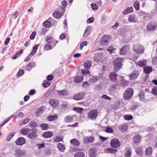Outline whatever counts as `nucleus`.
<instances>
[{"instance_id":"6ab92c4d","label":"nucleus","mask_w":157,"mask_h":157,"mask_svg":"<svg viewBox=\"0 0 157 157\" xmlns=\"http://www.w3.org/2000/svg\"><path fill=\"white\" fill-rule=\"evenodd\" d=\"M139 72L138 71H133L129 76V79L130 80H133L137 78L139 75Z\"/></svg>"},{"instance_id":"3c124183","label":"nucleus","mask_w":157,"mask_h":157,"mask_svg":"<svg viewBox=\"0 0 157 157\" xmlns=\"http://www.w3.org/2000/svg\"><path fill=\"white\" fill-rule=\"evenodd\" d=\"M44 26L46 28L49 27L51 25V23L49 21H46L43 23Z\"/></svg>"},{"instance_id":"4d7b16f0","label":"nucleus","mask_w":157,"mask_h":157,"mask_svg":"<svg viewBox=\"0 0 157 157\" xmlns=\"http://www.w3.org/2000/svg\"><path fill=\"white\" fill-rule=\"evenodd\" d=\"M113 131L112 128L109 127H107L105 132L107 133H112L113 132Z\"/></svg>"},{"instance_id":"69168bd1","label":"nucleus","mask_w":157,"mask_h":157,"mask_svg":"<svg viewBox=\"0 0 157 157\" xmlns=\"http://www.w3.org/2000/svg\"><path fill=\"white\" fill-rule=\"evenodd\" d=\"M129 82L128 81L123 80L122 81L121 83V85L123 86H126L128 85L129 84Z\"/></svg>"},{"instance_id":"dca6fc26","label":"nucleus","mask_w":157,"mask_h":157,"mask_svg":"<svg viewBox=\"0 0 157 157\" xmlns=\"http://www.w3.org/2000/svg\"><path fill=\"white\" fill-rule=\"evenodd\" d=\"M36 66V64L34 62H33L28 63L27 65L25 66V68L27 71H30L33 68Z\"/></svg>"},{"instance_id":"f257e3e1","label":"nucleus","mask_w":157,"mask_h":157,"mask_svg":"<svg viewBox=\"0 0 157 157\" xmlns=\"http://www.w3.org/2000/svg\"><path fill=\"white\" fill-rule=\"evenodd\" d=\"M123 60L124 59L120 57H118L114 60L113 61L114 64V69L115 71H118L121 68Z\"/></svg>"},{"instance_id":"6e6d98bb","label":"nucleus","mask_w":157,"mask_h":157,"mask_svg":"<svg viewBox=\"0 0 157 157\" xmlns=\"http://www.w3.org/2000/svg\"><path fill=\"white\" fill-rule=\"evenodd\" d=\"M28 132V129L25 128L22 129L20 131L21 133L23 135H26Z\"/></svg>"},{"instance_id":"338daca9","label":"nucleus","mask_w":157,"mask_h":157,"mask_svg":"<svg viewBox=\"0 0 157 157\" xmlns=\"http://www.w3.org/2000/svg\"><path fill=\"white\" fill-rule=\"evenodd\" d=\"M52 38L50 36H47L45 37V39L49 43H51L52 40Z\"/></svg>"},{"instance_id":"a878e982","label":"nucleus","mask_w":157,"mask_h":157,"mask_svg":"<svg viewBox=\"0 0 157 157\" xmlns=\"http://www.w3.org/2000/svg\"><path fill=\"white\" fill-rule=\"evenodd\" d=\"M27 136L29 138L32 140H34L37 137V134L34 132L29 133L27 134Z\"/></svg>"},{"instance_id":"a211bd4d","label":"nucleus","mask_w":157,"mask_h":157,"mask_svg":"<svg viewBox=\"0 0 157 157\" xmlns=\"http://www.w3.org/2000/svg\"><path fill=\"white\" fill-rule=\"evenodd\" d=\"M128 126L125 124H123L118 126L119 130L122 132H125L128 129Z\"/></svg>"},{"instance_id":"0eeeda50","label":"nucleus","mask_w":157,"mask_h":157,"mask_svg":"<svg viewBox=\"0 0 157 157\" xmlns=\"http://www.w3.org/2000/svg\"><path fill=\"white\" fill-rule=\"evenodd\" d=\"M129 50V46L128 45H126L122 47L120 51L121 55H124L127 53Z\"/></svg>"},{"instance_id":"b1692460","label":"nucleus","mask_w":157,"mask_h":157,"mask_svg":"<svg viewBox=\"0 0 157 157\" xmlns=\"http://www.w3.org/2000/svg\"><path fill=\"white\" fill-rule=\"evenodd\" d=\"M96 155V150L94 148H92L89 151V155L90 157H95Z\"/></svg>"},{"instance_id":"7ed1b4c3","label":"nucleus","mask_w":157,"mask_h":157,"mask_svg":"<svg viewBox=\"0 0 157 157\" xmlns=\"http://www.w3.org/2000/svg\"><path fill=\"white\" fill-rule=\"evenodd\" d=\"M88 118L91 120L95 119L98 115V111L96 109H94L89 111L87 113Z\"/></svg>"},{"instance_id":"a18cd8bd","label":"nucleus","mask_w":157,"mask_h":157,"mask_svg":"<svg viewBox=\"0 0 157 157\" xmlns=\"http://www.w3.org/2000/svg\"><path fill=\"white\" fill-rule=\"evenodd\" d=\"M50 82L47 80H45L43 81L42 85L44 88H46L48 87L50 85Z\"/></svg>"},{"instance_id":"bb28decb","label":"nucleus","mask_w":157,"mask_h":157,"mask_svg":"<svg viewBox=\"0 0 157 157\" xmlns=\"http://www.w3.org/2000/svg\"><path fill=\"white\" fill-rule=\"evenodd\" d=\"M53 136V133L50 131H47L44 133L42 136L46 138H50Z\"/></svg>"},{"instance_id":"a19ab883","label":"nucleus","mask_w":157,"mask_h":157,"mask_svg":"<svg viewBox=\"0 0 157 157\" xmlns=\"http://www.w3.org/2000/svg\"><path fill=\"white\" fill-rule=\"evenodd\" d=\"M115 50L116 48L113 46L110 47L107 49V50L110 53V54L115 52Z\"/></svg>"},{"instance_id":"5701e85b","label":"nucleus","mask_w":157,"mask_h":157,"mask_svg":"<svg viewBox=\"0 0 157 157\" xmlns=\"http://www.w3.org/2000/svg\"><path fill=\"white\" fill-rule=\"evenodd\" d=\"M70 143L71 145L75 146L77 147L80 144L79 141L75 139L71 140L70 141Z\"/></svg>"},{"instance_id":"1a4fd4ad","label":"nucleus","mask_w":157,"mask_h":157,"mask_svg":"<svg viewBox=\"0 0 157 157\" xmlns=\"http://www.w3.org/2000/svg\"><path fill=\"white\" fill-rule=\"evenodd\" d=\"M49 103L51 106L55 107L58 105L59 101L56 99L52 98L49 100Z\"/></svg>"},{"instance_id":"20e7f679","label":"nucleus","mask_w":157,"mask_h":157,"mask_svg":"<svg viewBox=\"0 0 157 157\" xmlns=\"http://www.w3.org/2000/svg\"><path fill=\"white\" fill-rule=\"evenodd\" d=\"M133 49L135 52L140 54L143 53L144 51V48L140 44H138L133 45Z\"/></svg>"},{"instance_id":"412c9836","label":"nucleus","mask_w":157,"mask_h":157,"mask_svg":"<svg viewBox=\"0 0 157 157\" xmlns=\"http://www.w3.org/2000/svg\"><path fill=\"white\" fill-rule=\"evenodd\" d=\"M131 150L130 148H126L124 151V155L125 157H130L132 154Z\"/></svg>"},{"instance_id":"9d476101","label":"nucleus","mask_w":157,"mask_h":157,"mask_svg":"<svg viewBox=\"0 0 157 157\" xmlns=\"http://www.w3.org/2000/svg\"><path fill=\"white\" fill-rule=\"evenodd\" d=\"M157 25L156 23L153 22H149L147 26V30L150 31L154 30L157 27Z\"/></svg>"},{"instance_id":"72a5a7b5","label":"nucleus","mask_w":157,"mask_h":157,"mask_svg":"<svg viewBox=\"0 0 157 157\" xmlns=\"http://www.w3.org/2000/svg\"><path fill=\"white\" fill-rule=\"evenodd\" d=\"M152 71V69L151 67L146 66L144 68V72L145 74H148L151 72Z\"/></svg>"},{"instance_id":"864d4df0","label":"nucleus","mask_w":157,"mask_h":157,"mask_svg":"<svg viewBox=\"0 0 157 157\" xmlns=\"http://www.w3.org/2000/svg\"><path fill=\"white\" fill-rule=\"evenodd\" d=\"M18 16L17 11L15 12L13 14H11L10 16V18L13 19H15Z\"/></svg>"},{"instance_id":"393cba45","label":"nucleus","mask_w":157,"mask_h":157,"mask_svg":"<svg viewBox=\"0 0 157 157\" xmlns=\"http://www.w3.org/2000/svg\"><path fill=\"white\" fill-rule=\"evenodd\" d=\"M68 93V91L65 90L57 91V94L59 96H66L67 95Z\"/></svg>"},{"instance_id":"39448f33","label":"nucleus","mask_w":157,"mask_h":157,"mask_svg":"<svg viewBox=\"0 0 157 157\" xmlns=\"http://www.w3.org/2000/svg\"><path fill=\"white\" fill-rule=\"evenodd\" d=\"M110 144L111 147L115 148H118L121 146V143L116 138L113 139L111 141Z\"/></svg>"},{"instance_id":"e433bc0d","label":"nucleus","mask_w":157,"mask_h":157,"mask_svg":"<svg viewBox=\"0 0 157 157\" xmlns=\"http://www.w3.org/2000/svg\"><path fill=\"white\" fill-rule=\"evenodd\" d=\"M146 60H140L137 63V64L139 66L141 67H143L145 66L146 64Z\"/></svg>"},{"instance_id":"de8ad7c7","label":"nucleus","mask_w":157,"mask_h":157,"mask_svg":"<svg viewBox=\"0 0 157 157\" xmlns=\"http://www.w3.org/2000/svg\"><path fill=\"white\" fill-rule=\"evenodd\" d=\"M134 6L136 10H139L140 4L138 1H136L134 4Z\"/></svg>"},{"instance_id":"7c9ffc66","label":"nucleus","mask_w":157,"mask_h":157,"mask_svg":"<svg viewBox=\"0 0 157 157\" xmlns=\"http://www.w3.org/2000/svg\"><path fill=\"white\" fill-rule=\"evenodd\" d=\"M133 10V9L132 7H128L123 11V13L125 15L132 12Z\"/></svg>"},{"instance_id":"e2e57ef3","label":"nucleus","mask_w":157,"mask_h":157,"mask_svg":"<svg viewBox=\"0 0 157 157\" xmlns=\"http://www.w3.org/2000/svg\"><path fill=\"white\" fill-rule=\"evenodd\" d=\"M94 20V18L93 17H91L89 18L87 21V23H91L93 22Z\"/></svg>"},{"instance_id":"0e129e2a","label":"nucleus","mask_w":157,"mask_h":157,"mask_svg":"<svg viewBox=\"0 0 157 157\" xmlns=\"http://www.w3.org/2000/svg\"><path fill=\"white\" fill-rule=\"evenodd\" d=\"M88 69H82V71L83 74V75H89L90 73L89 71L88 70Z\"/></svg>"},{"instance_id":"6e6552de","label":"nucleus","mask_w":157,"mask_h":157,"mask_svg":"<svg viewBox=\"0 0 157 157\" xmlns=\"http://www.w3.org/2000/svg\"><path fill=\"white\" fill-rule=\"evenodd\" d=\"M94 140V138L93 136H86L83 139V141L84 143L87 144L93 143Z\"/></svg>"},{"instance_id":"680f3d73","label":"nucleus","mask_w":157,"mask_h":157,"mask_svg":"<svg viewBox=\"0 0 157 157\" xmlns=\"http://www.w3.org/2000/svg\"><path fill=\"white\" fill-rule=\"evenodd\" d=\"M36 35V32L35 31H33L30 36V38L31 40H33Z\"/></svg>"},{"instance_id":"423d86ee","label":"nucleus","mask_w":157,"mask_h":157,"mask_svg":"<svg viewBox=\"0 0 157 157\" xmlns=\"http://www.w3.org/2000/svg\"><path fill=\"white\" fill-rule=\"evenodd\" d=\"M110 41L109 36L107 35L103 36L101 38V43L105 45H107Z\"/></svg>"},{"instance_id":"4468645a","label":"nucleus","mask_w":157,"mask_h":157,"mask_svg":"<svg viewBox=\"0 0 157 157\" xmlns=\"http://www.w3.org/2000/svg\"><path fill=\"white\" fill-rule=\"evenodd\" d=\"M64 12H61L60 11H57L54 12L52 15L56 18L58 19L62 17L63 14Z\"/></svg>"},{"instance_id":"052dcab7","label":"nucleus","mask_w":157,"mask_h":157,"mask_svg":"<svg viewBox=\"0 0 157 157\" xmlns=\"http://www.w3.org/2000/svg\"><path fill=\"white\" fill-rule=\"evenodd\" d=\"M152 93L155 95H157V86H155L152 89Z\"/></svg>"},{"instance_id":"58836bf2","label":"nucleus","mask_w":157,"mask_h":157,"mask_svg":"<svg viewBox=\"0 0 157 157\" xmlns=\"http://www.w3.org/2000/svg\"><path fill=\"white\" fill-rule=\"evenodd\" d=\"M40 126L41 128L43 130H46L49 128L48 125L46 123L41 124L40 125Z\"/></svg>"},{"instance_id":"473e14b6","label":"nucleus","mask_w":157,"mask_h":157,"mask_svg":"<svg viewBox=\"0 0 157 157\" xmlns=\"http://www.w3.org/2000/svg\"><path fill=\"white\" fill-rule=\"evenodd\" d=\"M58 116L57 115H51L47 117V119L49 121H54L58 118Z\"/></svg>"},{"instance_id":"c85d7f7f","label":"nucleus","mask_w":157,"mask_h":157,"mask_svg":"<svg viewBox=\"0 0 157 157\" xmlns=\"http://www.w3.org/2000/svg\"><path fill=\"white\" fill-rule=\"evenodd\" d=\"M152 148L151 147H149L145 150V154L146 156H150L151 155L152 152Z\"/></svg>"},{"instance_id":"cd10ccee","label":"nucleus","mask_w":157,"mask_h":157,"mask_svg":"<svg viewBox=\"0 0 157 157\" xmlns=\"http://www.w3.org/2000/svg\"><path fill=\"white\" fill-rule=\"evenodd\" d=\"M83 79L82 75H79L75 78L74 82L75 83H79L81 82Z\"/></svg>"},{"instance_id":"c756f323","label":"nucleus","mask_w":157,"mask_h":157,"mask_svg":"<svg viewBox=\"0 0 157 157\" xmlns=\"http://www.w3.org/2000/svg\"><path fill=\"white\" fill-rule=\"evenodd\" d=\"M91 64V62L90 61H86L84 63V67L86 69H89L90 68Z\"/></svg>"},{"instance_id":"f03ea898","label":"nucleus","mask_w":157,"mask_h":157,"mask_svg":"<svg viewBox=\"0 0 157 157\" xmlns=\"http://www.w3.org/2000/svg\"><path fill=\"white\" fill-rule=\"evenodd\" d=\"M134 91L132 88L127 89L123 94V98L125 100H129L133 96Z\"/></svg>"},{"instance_id":"ddd939ff","label":"nucleus","mask_w":157,"mask_h":157,"mask_svg":"<svg viewBox=\"0 0 157 157\" xmlns=\"http://www.w3.org/2000/svg\"><path fill=\"white\" fill-rule=\"evenodd\" d=\"M74 115H69L66 116L64 118V121L66 123H70L73 122Z\"/></svg>"},{"instance_id":"49530a36","label":"nucleus","mask_w":157,"mask_h":157,"mask_svg":"<svg viewBox=\"0 0 157 157\" xmlns=\"http://www.w3.org/2000/svg\"><path fill=\"white\" fill-rule=\"evenodd\" d=\"M124 118L126 120L129 121L132 120L133 119V117L130 115H126L124 116Z\"/></svg>"},{"instance_id":"4c0bfd02","label":"nucleus","mask_w":157,"mask_h":157,"mask_svg":"<svg viewBox=\"0 0 157 157\" xmlns=\"http://www.w3.org/2000/svg\"><path fill=\"white\" fill-rule=\"evenodd\" d=\"M85 154L82 152H78L76 153L74 155V157H84Z\"/></svg>"},{"instance_id":"f8f14e48","label":"nucleus","mask_w":157,"mask_h":157,"mask_svg":"<svg viewBox=\"0 0 157 157\" xmlns=\"http://www.w3.org/2000/svg\"><path fill=\"white\" fill-rule=\"evenodd\" d=\"M26 142L25 139L23 137L18 138L16 141L15 143L17 145L22 146L25 144Z\"/></svg>"},{"instance_id":"f704fd0d","label":"nucleus","mask_w":157,"mask_h":157,"mask_svg":"<svg viewBox=\"0 0 157 157\" xmlns=\"http://www.w3.org/2000/svg\"><path fill=\"white\" fill-rule=\"evenodd\" d=\"M57 147L59 150L62 152H64L65 149V148L64 146L60 143L58 144Z\"/></svg>"},{"instance_id":"79ce46f5","label":"nucleus","mask_w":157,"mask_h":157,"mask_svg":"<svg viewBox=\"0 0 157 157\" xmlns=\"http://www.w3.org/2000/svg\"><path fill=\"white\" fill-rule=\"evenodd\" d=\"M98 80V77L96 76H93L90 78L89 80V81L91 83H93L97 81Z\"/></svg>"},{"instance_id":"09e8293b","label":"nucleus","mask_w":157,"mask_h":157,"mask_svg":"<svg viewBox=\"0 0 157 157\" xmlns=\"http://www.w3.org/2000/svg\"><path fill=\"white\" fill-rule=\"evenodd\" d=\"M29 126L32 128L36 127L38 126L37 124L35 122L32 121L29 123Z\"/></svg>"},{"instance_id":"ea45409f","label":"nucleus","mask_w":157,"mask_h":157,"mask_svg":"<svg viewBox=\"0 0 157 157\" xmlns=\"http://www.w3.org/2000/svg\"><path fill=\"white\" fill-rule=\"evenodd\" d=\"M136 152L139 155H141L143 153L142 148L141 147H138L136 149Z\"/></svg>"},{"instance_id":"aec40b11","label":"nucleus","mask_w":157,"mask_h":157,"mask_svg":"<svg viewBox=\"0 0 157 157\" xmlns=\"http://www.w3.org/2000/svg\"><path fill=\"white\" fill-rule=\"evenodd\" d=\"M133 141L135 144H138L140 142L141 138L139 135H136L133 137Z\"/></svg>"},{"instance_id":"4be33fe9","label":"nucleus","mask_w":157,"mask_h":157,"mask_svg":"<svg viewBox=\"0 0 157 157\" xmlns=\"http://www.w3.org/2000/svg\"><path fill=\"white\" fill-rule=\"evenodd\" d=\"M128 20L130 22L136 23L137 21V19L135 15L132 14L129 16Z\"/></svg>"},{"instance_id":"bf43d9fd","label":"nucleus","mask_w":157,"mask_h":157,"mask_svg":"<svg viewBox=\"0 0 157 157\" xmlns=\"http://www.w3.org/2000/svg\"><path fill=\"white\" fill-rule=\"evenodd\" d=\"M87 44V42L86 41L82 42L80 46V49L82 50L84 46H86Z\"/></svg>"},{"instance_id":"37998d69","label":"nucleus","mask_w":157,"mask_h":157,"mask_svg":"<svg viewBox=\"0 0 157 157\" xmlns=\"http://www.w3.org/2000/svg\"><path fill=\"white\" fill-rule=\"evenodd\" d=\"M62 5L64 7H61V9L62 11L63 12H64L65 11V9L66 8V6L67 5V3L66 1L65 0H63L62 2Z\"/></svg>"},{"instance_id":"c9c22d12","label":"nucleus","mask_w":157,"mask_h":157,"mask_svg":"<svg viewBox=\"0 0 157 157\" xmlns=\"http://www.w3.org/2000/svg\"><path fill=\"white\" fill-rule=\"evenodd\" d=\"M90 27H87L85 29L84 33L83 35V37H86L88 36L90 33Z\"/></svg>"},{"instance_id":"774afa93","label":"nucleus","mask_w":157,"mask_h":157,"mask_svg":"<svg viewBox=\"0 0 157 157\" xmlns=\"http://www.w3.org/2000/svg\"><path fill=\"white\" fill-rule=\"evenodd\" d=\"M24 73V71L23 70H21L19 71L18 72L17 76L18 77H20Z\"/></svg>"},{"instance_id":"c03bdc74","label":"nucleus","mask_w":157,"mask_h":157,"mask_svg":"<svg viewBox=\"0 0 157 157\" xmlns=\"http://www.w3.org/2000/svg\"><path fill=\"white\" fill-rule=\"evenodd\" d=\"M83 110V109L81 107H75L73 108L74 111H76L78 113H81Z\"/></svg>"},{"instance_id":"8fccbe9b","label":"nucleus","mask_w":157,"mask_h":157,"mask_svg":"<svg viewBox=\"0 0 157 157\" xmlns=\"http://www.w3.org/2000/svg\"><path fill=\"white\" fill-rule=\"evenodd\" d=\"M63 138L62 137L59 136H56L55 137L53 140V142H57L62 140Z\"/></svg>"},{"instance_id":"2f4dec72","label":"nucleus","mask_w":157,"mask_h":157,"mask_svg":"<svg viewBox=\"0 0 157 157\" xmlns=\"http://www.w3.org/2000/svg\"><path fill=\"white\" fill-rule=\"evenodd\" d=\"M109 78L112 81H115L117 79V74L114 72H111L109 75Z\"/></svg>"},{"instance_id":"f3484780","label":"nucleus","mask_w":157,"mask_h":157,"mask_svg":"<svg viewBox=\"0 0 157 157\" xmlns=\"http://www.w3.org/2000/svg\"><path fill=\"white\" fill-rule=\"evenodd\" d=\"M45 109L44 106H41L40 107L36 112V116L38 117L41 116L43 113V111Z\"/></svg>"},{"instance_id":"9b49d317","label":"nucleus","mask_w":157,"mask_h":157,"mask_svg":"<svg viewBox=\"0 0 157 157\" xmlns=\"http://www.w3.org/2000/svg\"><path fill=\"white\" fill-rule=\"evenodd\" d=\"M84 95V94L83 92L78 93L74 94L73 98L75 100H79L83 99Z\"/></svg>"},{"instance_id":"2eb2a0df","label":"nucleus","mask_w":157,"mask_h":157,"mask_svg":"<svg viewBox=\"0 0 157 157\" xmlns=\"http://www.w3.org/2000/svg\"><path fill=\"white\" fill-rule=\"evenodd\" d=\"M15 155L17 157H20L24 156L25 154L24 150L21 149H17L15 151Z\"/></svg>"},{"instance_id":"13d9d810","label":"nucleus","mask_w":157,"mask_h":157,"mask_svg":"<svg viewBox=\"0 0 157 157\" xmlns=\"http://www.w3.org/2000/svg\"><path fill=\"white\" fill-rule=\"evenodd\" d=\"M101 98H103L104 99L108 101H110L111 100V98L105 94L103 95L101 97Z\"/></svg>"},{"instance_id":"5fc2aeb1","label":"nucleus","mask_w":157,"mask_h":157,"mask_svg":"<svg viewBox=\"0 0 157 157\" xmlns=\"http://www.w3.org/2000/svg\"><path fill=\"white\" fill-rule=\"evenodd\" d=\"M14 135V133L12 132L9 134L7 138V141H9Z\"/></svg>"},{"instance_id":"603ef678","label":"nucleus","mask_w":157,"mask_h":157,"mask_svg":"<svg viewBox=\"0 0 157 157\" xmlns=\"http://www.w3.org/2000/svg\"><path fill=\"white\" fill-rule=\"evenodd\" d=\"M107 150L108 152L112 154H114L117 151V149H114L112 148H108Z\"/></svg>"}]
</instances>
